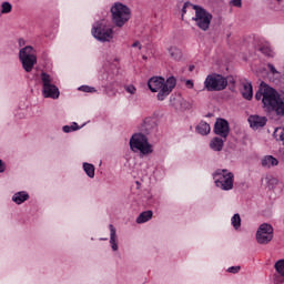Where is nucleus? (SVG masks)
Wrapping results in <instances>:
<instances>
[{"label": "nucleus", "instance_id": "obj_1", "mask_svg": "<svg viewBox=\"0 0 284 284\" xmlns=\"http://www.w3.org/2000/svg\"><path fill=\"white\" fill-rule=\"evenodd\" d=\"M148 87L151 92H158V101H165L170 97L172 90L176 88V78L171 75L166 79L163 77H153L148 81Z\"/></svg>", "mask_w": 284, "mask_h": 284}, {"label": "nucleus", "instance_id": "obj_2", "mask_svg": "<svg viewBox=\"0 0 284 284\" xmlns=\"http://www.w3.org/2000/svg\"><path fill=\"white\" fill-rule=\"evenodd\" d=\"M111 19L112 23L114 24L115 28H123L128 21L132 19V10L130 7L121 3V2H115L111 9Z\"/></svg>", "mask_w": 284, "mask_h": 284}, {"label": "nucleus", "instance_id": "obj_3", "mask_svg": "<svg viewBox=\"0 0 284 284\" xmlns=\"http://www.w3.org/2000/svg\"><path fill=\"white\" fill-rule=\"evenodd\" d=\"M193 10L195 11V16L192 18V21L195 22V26L199 28V30H202V32H207L214 16H212L207 9L199 4L193 6Z\"/></svg>", "mask_w": 284, "mask_h": 284}, {"label": "nucleus", "instance_id": "obj_4", "mask_svg": "<svg viewBox=\"0 0 284 284\" xmlns=\"http://www.w3.org/2000/svg\"><path fill=\"white\" fill-rule=\"evenodd\" d=\"M130 148L132 152H140L143 156L152 154L154 150L152 144L148 141V136L143 133H134L130 139Z\"/></svg>", "mask_w": 284, "mask_h": 284}, {"label": "nucleus", "instance_id": "obj_5", "mask_svg": "<svg viewBox=\"0 0 284 284\" xmlns=\"http://www.w3.org/2000/svg\"><path fill=\"white\" fill-rule=\"evenodd\" d=\"M91 34L101 43H110L114 39V29L110 24L98 21L93 24Z\"/></svg>", "mask_w": 284, "mask_h": 284}, {"label": "nucleus", "instance_id": "obj_6", "mask_svg": "<svg viewBox=\"0 0 284 284\" xmlns=\"http://www.w3.org/2000/svg\"><path fill=\"white\" fill-rule=\"evenodd\" d=\"M213 179L216 187L223 190L224 192H230L234 189V173L229 172L227 170H217L213 173Z\"/></svg>", "mask_w": 284, "mask_h": 284}, {"label": "nucleus", "instance_id": "obj_7", "mask_svg": "<svg viewBox=\"0 0 284 284\" xmlns=\"http://www.w3.org/2000/svg\"><path fill=\"white\" fill-rule=\"evenodd\" d=\"M227 88V78L223 74L211 73L205 78L204 90L207 92H223Z\"/></svg>", "mask_w": 284, "mask_h": 284}, {"label": "nucleus", "instance_id": "obj_8", "mask_svg": "<svg viewBox=\"0 0 284 284\" xmlns=\"http://www.w3.org/2000/svg\"><path fill=\"white\" fill-rule=\"evenodd\" d=\"M40 79L42 81V95L44 99H59L61 92L57 85L52 84L50 74L42 72Z\"/></svg>", "mask_w": 284, "mask_h": 284}, {"label": "nucleus", "instance_id": "obj_9", "mask_svg": "<svg viewBox=\"0 0 284 284\" xmlns=\"http://www.w3.org/2000/svg\"><path fill=\"white\" fill-rule=\"evenodd\" d=\"M33 50L32 45H27L19 51V60L26 72H30L37 65V55L32 53Z\"/></svg>", "mask_w": 284, "mask_h": 284}, {"label": "nucleus", "instance_id": "obj_10", "mask_svg": "<svg viewBox=\"0 0 284 284\" xmlns=\"http://www.w3.org/2000/svg\"><path fill=\"white\" fill-rule=\"evenodd\" d=\"M274 239V227L271 224L263 223L256 232V241L260 245H267Z\"/></svg>", "mask_w": 284, "mask_h": 284}, {"label": "nucleus", "instance_id": "obj_11", "mask_svg": "<svg viewBox=\"0 0 284 284\" xmlns=\"http://www.w3.org/2000/svg\"><path fill=\"white\" fill-rule=\"evenodd\" d=\"M214 134L227 141V136H230V122L223 118H217L213 128Z\"/></svg>", "mask_w": 284, "mask_h": 284}, {"label": "nucleus", "instance_id": "obj_12", "mask_svg": "<svg viewBox=\"0 0 284 284\" xmlns=\"http://www.w3.org/2000/svg\"><path fill=\"white\" fill-rule=\"evenodd\" d=\"M278 91H276L274 88L267 85L266 91L264 92L263 98V105L265 108H271L276 103L277 99L280 98Z\"/></svg>", "mask_w": 284, "mask_h": 284}, {"label": "nucleus", "instance_id": "obj_13", "mask_svg": "<svg viewBox=\"0 0 284 284\" xmlns=\"http://www.w3.org/2000/svg\"><path fill=\"white\" fill-rule=\"evenodd\" d=\"M248 123L252 130H258V128H265V125H267V118L261 115H250Z\"/></svg>", "mask_w": 284, "mask_h": 284}, {"label": "nucleus", "instance_id": "obj_14", "mask_svg": "<svg viewBox=\"0 0 284 284\" xmlns=\"http://www.w3.org/2000/svg\"><path fill=\"white\" fill-rule=\"evenodd\" d=\"M272 112H275L276 116H284V93L277 98V101L271 106Z\"/></svg>", "mask_w": 284, "mask_h": 284}, {"label": "nucleus", "instance_id": "obj_15", "mask_svg": "<svg viewBox=\"0 0 284 284\" xmlns=\"http://www.w3.org/2000/svg\"><path fill=\"white\" fill-rule=\"evenodd\" d=\"M153 128H156V122L153 118H145L143 123L140 126L141 134H150L153 130Z\"/></svg>", "mask_w": 284, "mask_h": 284}, {"label": "nucleus", "instance_id": "obj_16", "mask_svg": "<svg viewBox=\"0 0 284 284\" xmlns=\"http://www.w3.org/2000/svg\"><path fill=\"white\" fill-rule=\"evenodd\" d=\"M275 270L280 275L274 277V284H284V260H278L275 263Z\"/></svg>", "mask_w": 284, "mask_h": 284}, {"label": "nucleus", "instance_id": "obj_17", "mask_svg": "<svg viewBox=\"0 0 284 284\" xmlns=\"http://www.w3.org/2000/svg\"><path fill=\"white\" fill-rule=\"evenodd\" d=\"M242 97L246 101H252L254 97V90L252 88V82H245L243 83V89H242Z\"/></svg>", "mask_w": 284, "mask_h": 284}, {"label": "nucleus", "instance_id": "obj_18", "mask_svg": "<svg viewBox=\"0 0 284 284\" xmlns=\"http://www.w3.org/2000/svg\"><path fill=\"white\" fill-rule=\"evenodd\" d=\"M28 199H30V194H28V192H26V191L17 192L12 196V201L17 205H21L22 203H26V201H28Z\"/></svg>", "mask_w": 284, "mask_h": 284}, {"label": "nucleus", "instance_id": "obj_19", "mask_svg": "<svg viewBox=\"0 0 284 284\" xmlns=\"http://www.w3.org/2000/svg\"><path fill=\"white\" fill-rule=\"evenodd\" d=\"M223 145H225V140L217 136L213 138L210 142V148L214 152H221L223 150Z\"/></svg>", "mask_w": 284, "mask_h": 284}, {"label": "nucleus", "instance_id": "obj_20", "mask_svg": "<svg viewBox=\"0 0 284 284\" xmlns=\"http://www.w3.org/2000/svg\"><path fill=\"white\" fill-rule=\"evenodd\" d=\"M211 130L212 129L210 128V124L205 121H201L195 128V131L197 132V134H201V136H207Z\"/></svg>", "mask_w": 284, "mask_h": 284}, {"label": "nucleus", "instance_id": "obj_21", "mask_svg": "<svg viewBox=\"0 0 284 284\" xmlns=\"http://www.w3.org/2000/svg\"><path fill=\"white\" fill-rule=\"evenodd\" d=\"M109 229H110V244L113 252H116V250H119V244L116 243V229L112 224L109 225Z\"/></svg>", "mask_w": 284, "mask_h": 284}, {"label": "nucleus", "instance_id": "obj_22", "mask_svg": "<svg viewBox=\"0 0 284 284\" xmlns=\"http://www.w3.org/2000/svg\"><path fill=\"white\" fill-rule=\"evenodd\" d=\"M278 165V160L272 155H265L262 159V166L263 168H274Z\"/></svg>", "mask_w": 284, "mask_h": 284}, {"label": "nucleus", "instance_id": "obj_23", "mask_svg": "<svg viewBox=\"0 0 284 284\" xmlns=\"http://www.w3.org/2000/svg\"><path fill=\"white\" fill-rule=\"evenodd\" d=\"M168 52L173 61H181L183 59V52L176 47H170Z\"/></svg>", "mask_w": 284, "mask_h": 284}, {"label": "nucleus", "instance_id": "obj_24", "mask_svg": "<svg viewBox=\"0 0 284 284\" xmlns=\"http://www.w3.org/2000/svg\"><path fill=\"white\" fill-rule=\"evenodd\" d=\"M153 212L152 211H143L142 213H140V215L136 217V223L141 224V223H148V221H151L152 216H153Z\"/></svg>", "mask_w": 284, "mask_h": 284}, {"label": "nucleus", "instance_id": "obj_25", "mask_svg": "<svg viewBox=\"0 0 284 284\" xmlns=\"http://www.w3.org/2000/svg\"><path fill=\"white\" fill-rule=\"evenodd\" d=\"M266 91H267V84L265 82H262L260 84L258 90L255 93L256 101H262V103H263V99H265V92Z\"/></svg>", "mask_w": 284, "mask_h": 284}, {"label": "nucleus", "instance_id": "obj_26", "mask_svg": "<svg viewBox=\"0 0 284 284\" xmlns=\"http://www.w3.org/2000/svg\"><path fill=\"white\" fill-rule=\"evenodd\" d=\"M83 170L89 179H94V165L88 162L83 163Z\"/></svg>", "mask_w": 284, "mask_h": 284}, {"label": "nucleus", "instance_id": "obj_27", "mask_svg": "<svg viewBox=\"0 0 284 284\" xmlns=\"http://www.w3.org/2000/svg\"><path fill=\"white\" fill-rule=\"evenodd\" d=\"M231 223L234 230H239L241 227V215L239 213H235L231 219Z\"/></svg>", "mask_w": 284, "mask_h": 284}, {"label": "nucleus", "instance_id": "obj_28", "mask_svg": "<svg viewBox=\"0 0 284 284\" xmlns=\"http://www.w3.org/2000/svg\"><path fill=\"white\" fill-rule=\"evenodd\" d=\"M273 135L276 139V141H282V143L284 145V128H277L274 131Z\"/></svg>", "mask_w": 284, "mask_h": 284}, {"label": "nucleus", "instance_id": "obj_29", "mask_svg": "<svg viewBox=\"0 0 284 284\" xmlns=\"http://www.w3.org/2000/svg\"><path fill=\"white\" fill-rule=\"evenodd\" d=\"M258 50L260 52H262V54H264V57H274V51H272V48H270V45H262Z\"/></svg>", "mask_w": 284, "mask_h": 284}, {"label": "nucleus", "instance_id": "obj_30", "mask_svg": "<svg viewBox=\"0 0 284 284\" xmlns=\"http://www.w3.org/2000/svg\"><path fill=\"white\" fill-rule=\"evenodd\" d=\"M62 130L65 134H69V132H77V130H80V126L77 122H73L72 125H64Z\"/></svg>", "mask_w": 284, "mask_h": 284}, {"label": "nucleus", "instance_id": "obj_31", "mask_svg": "<svg viewBox=\"0 0 284 284\" xmlns=\"http://www.w3.org/2000/svg\"><path fill=\"white\" fill-rule=\"evenodd\" d=\"M1 14H10L12 12V4L10 2H2Z\"/></svg>", "mask_w": 284, "mask_h": 284}, {"label": "nucleus", "instance_id": "obj_32", "mask_svg": "<svg viewBox=\"0 0 284 284\" xmlns=\"http://www.w3.org/2000/svg\"><path fill=\"white\" fill-rule=\"evenodd\" d=\"M78 90H80V92H88V93H91V94L97 92V89L93 88V87H90V85H81V87H79Z\"/></svg>", "mask_w": 284, "mask_h": 284}, {"label": "nucleus", "instance_id": "obj_33", "mask_svg": "<svg viewBox=\"0 0 284 284\" xmlns=\"http://www.w3.org/2000/svg\"><path fill=\"white\" fill-rule=\"evenodd\" d=\"M194 6H196V4H192L190 2H185L183 4V8H182V19H183V17H185V14L187 12V8H194Z\"/></svg>", "mask_w": 284, "mask_h": 284}, {"label": "nucleus", "instance_id": "obj_34", "mask_svg": "<svg viewBox=\"0 0 284 284\" xmlns=\"http://www.w3.org/2000/svg\"><path fill=\"white\" fill-rule=\"evenodd\" d=\"M124 90L129 94H136V87H134L133 84H129V85L124 87Z\"/></svg>", "mask_w": 284, "mask_h": 284}, {"label": "nucleus", "instance_id": "obj_35", "mask_svg": "<svg viewBox=\"0 0 284 284\" xmlns=\"http://www.w3.org/2000/svg\"><path fill=\"white\" fill-rule=\"evenodd\" d=\"M230 6H234V8H242L243 1L242 0H231Z\"/></svg>", "mask_w": 284, "mask_h": 284}, {"label": "nucleus", "instance_id": "obj_36", "mask_svg": "<svg viewBox=\"0 0 284 284\" xmlns=\"http://www.w3.org/2000/svg\"><path fill=\"white\" fill-rule=\"evenodd\" d=\"M227 272L230 274H239V272H241V266H231L227 268Z\"/></svg>", "mask_w": 284, "mask_h": 284}, {"label": "nucleus", "instance_id": "obj_37", "mask_svg": "<svg viewBox=\"0 0 284 284\" xmlns=\"http://www.w3.org/2000/svg\"><path fill=\"white\" fill-rule=\"evenodd\" d=\"M267 68H268L270 72H271V74H280L278 70H276V67H274V64L268 63Z\"/></svg>", "mask_w": 284, "mask_h": 284}, {"label": "nucleus", "instance_id": "obj_38", "mask_svg": "<svg viewBox=\"0 0 284 284\" xmlns=\"http://www.w3.org/2000/svg\"><path fill=\"white\" fill-rule=\"evenodd\" d=\"M185 85L189 88V90H192V88H194V82L192 80H186Z\"/></svg>", "mask_w": 284, "mask_h": 284}, {"label": "nucleus", "instance_id": "obj_39", "mask_svg": "<svg viewBox=\"0 0 284 284\" xmlns=\"http://www.w3.org/2000/svg\"><path fill=\"white\" fill-rule=\"evenodd\" d=\"M6 172V164H3V161L0 160V174Z\"/></svg>", "mask_w": 284, "mask_h": 284}, {"label": "nucleus", "instance_id": "obj_40", "mask_svg": "<svg viewBox=\"0 0 284 284\" xmlns=\"http://www.w3.org/2000/svg\"><path fill=\"white\" fill-rule=\"evenodd\" d=\"M132 48H139V50H141V42L139 41H135L133 44H132Z\"/></svg>", "mask_w": 284, "mask_h": 284}, {"label": "nucleus", "instance_id": "obj_41", "mask_svg": "<svg viewBox=\"0 0 284 284\" xmlns=\"http://www.w3.org/2000/svg\"><path fill=\"white\" fill-rule=\"evenodd\" d=\"M19 45H20V48H21L22 45H26V40H23V38H20V39H19Z\"/></svg>", "mask_w": 284, "mask_h": 284}, {"label": "nucleus", "instance_id": "obj_42", "mask_svg": "<svg viewBox=\"0 0 284 284\" xmlns=\"http://www.w3.org/2000/svg\"><path fill=\"white\" fill-rule=\"evenodd\" d=\"M104 94H106L108 97H112V94H110V89H108V87H104Z\"/></svg>", "mask_w": 284, "mask_h": 284}, {"label": "nucleus", "instance_id": "obj_43", "mask_svg": "<svg viewBox=\"0 0 284 284\" xmlns=\"http://www.w3.org/2000/svg\"><path fill=\"white\" fill-rule=\"evenodd\" d=\"M194 64H191L190 67H189V72H194Z\"/></svg>", "mask_w": 284, "mask_h": 284}, {"label": "nucleus", "instance_id": "obj_44", "mask_svg": "<svg viewBox=\"0 0 284 284\" xmlns=\"http://www.w3.org/2000/svg\"><path fill=\"white\" fill-rule=\"evenodd\" d=\"M185 103H187V102H185V100L181 101V105H185Z\"/></svg>", "mask_w": 284, "mask_h": 284}, {"label": "nucleus", "instance_id": "obj_45", "mask_svg": "<svg viewBox=\"0 0 284 284\" xmlns=\"http://www.w3.org/2000/svg\"><path fill=\"white\" fill-rule=\"evenodd\" d=\"M206 116H212V113H209Z\"/></svg>", "mask_w": 284, "mask_h": 284}, {"label": "nucleus", "instance_id": "obj_46", "mask_svg": "<svg viewBox=\"0 0 284 284\" xmlns=\"http://www.w3.org/2000/svg\"><path fill=\"white\" fill-rule=\"evenodd\" d=\"M278 3H281V1H283V0H276Z\"/></svg>", "mask_w": 284, "mask_h": 284}, {"label": "nucleus", "instance_id": "obj_47", "mask_svg": "<svg viewBox=\"0 0 284 284\" xmlns=\"http://www.w3.org/2000/svg\"><path fill=\"white\" fill-rule=\"evenodd\" d=\"M143 59H148L146 57H143Z\"/></svg>", "mask_w": 284, "mask_h": 284}]
</instances>
